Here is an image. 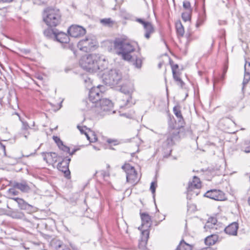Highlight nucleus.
Listing matches in <instances>:
<instances>
[{"instance_id":"nucleus-1","label":"nucleus","mask_w":250,"mask_h":250,"mask_svg":"<svg viewBox=\"0 0 250 250\" xmlns=\"http://www.w3.org/2000/svg\"><path fill=\"white\" fill-rule=\"evenodd\" d=\"M104 59H101L98 54H92L82 57L80 61V64L83 69L89 72H94L104 69L103 63Z\"/></svg>"},{"instance_id":"nucleus-2","label":"nucleus","mask_w":250,"mask_h":250,"mask_svg":"<svg viewBox=\"0 0 250 250\" xmlns=\"http://www.w3.org/2000/svg\"><path fill=\"white\" fill-rule=\"evenodd\" d=\"M114 50L116 53L122 56V58L126 61H129L132 57L130 53L135 50L134 46L126 39L124 38H117L113 42Z\"/></svg>"},{"instance_id":"nucleus-3","label":"nucleus","mask_w":250,"mask_h":250,"mask_svg":"<svg viewBox=\"0 0 250 250\" xmlns=\"http://www.w3.org/2000/svg\"><path fill=\"white\" fill-rule=\"evenodd\" d=\"M42 20L49 27H55L61 24L62 21V14L58 8L47 7L43 10Z\"/></svg>"},{"instance_id":"nucleus-4","label":"nucleus","mask_w":250,"mask_h":250,"mask_svg":"<svg viewBox=\"0 0 250 250\" xmlns=\"http://www.w3.org/2000/svg\"><path fill=\"white\" fill-rule=\"evenodd\" d=\"M121 91L124 93L126 97H124L122 101L123 103L120 106L121 108L129 107L134 103L132 101L131 95L134 91V84L128 82L124 84L120 88Z\"/></svg>"},{"instance_id":"nucleus-5","label":"nucleus","mask_w":250,"mask_h":250,"mask_svg":"<svg viewBox=\"0 0 250 250\" xmlns=\"http://www.w3.org/2000/svg\"><path fill=\"white\" fill-rule=\"evenodd\" d=\"M122 78L121 73L116 69H111L103 75L106 84L114 85L119 83Z\"/></svg>"},{"instance_id":"nucleus-6","label":"nucleus","mask_w":250,"mask_h":250,"mask_svg":"<svg viewBox=\"0 0 250 250\" xmlns=\"http://www.w3.org/2000/svg\"><path fill=\"white\" fill-rule=\"evenodd\" d=\"M201 187L199 178L194 176L192 181H189L187 188V198L190 199L193 196L198 195L199 189Z\"/></svg>"},{"instance_id":"nucleus-7","label":"nucleus","mask_w":250,"mask_h":250,"mask_svg":"<svg viewBox=\"0 0 250 250\" xmlns=\"http://www.w3.org/2000/svg\"><path fill=\"white\" fill-rule=\"evenodd\" d=\"M104 89V87L100 85L96 87H94L91 88L89 92V99L92 104L90 107H94L95 105L102 99V90Z\"/></svg>"},{"instance_id":"nucleus-8","label":"nucleus","mask_w":250,"mask_h":250,"mask_svg":"<svg viewBox=\"0 0 250 250\" xmlns=\"http://www.w3.org/2000/svg\"><path fill=\"white\" fill-rule=\"evenodd\" d=\"M97 44V42L94 38L87 37L81 40L78 43L80 50L87 52L91 51Z\"/></svg>"},{"instance_id":"nucleus-9","label":"nucleus","mask_w":250,"mask_h":250,"mask_svg":"<svg viewBox=\"0 0 250 250\" xmlns=\"http://www.w3.org/2000/svg\"><path fill=\"white\" fill-rule=\"evenodd\" d=\"M113 106L112 102L108 99L103 98L98 102L95 105L96 111L101 113L103 111L106 112L112 109Z\"/></svg>"},{"instance_id":"nucleus-10","label":"nucleus","mask_w":250,"mask_h":250,"mask_svg":"<svg viewBox=\"0 0 250 250\" xmlns=\"http://www.w3.org/2000/svg\"><path fill=\"white\" fill-rule=\"evenodd\" d=\"M67 32L71 37L79 38L84 35L86 33V30L82 26L73 25L68 29Z\"/></svg>"},{"instance_id":"nucleus-11","label":"nucleus","mask_w":250,"mask_h":250,"mask_svg":"<svg viewBox=\"0 0 250 250\" xmlns=\"http://www.w3.org/2000/svg\"><path fill=\"white\" fill-rule=\"evenodd\" d=\"M204 196L217 201H222L225 198L223 192L216 189L208 191L205 193Z\"/></svg>"},{"instance_id":"nucleus-12","label":"nucleus","mask_w":250,"mask_h":250,"mask_svg":"<svg viewBox=\"0 0 250 250\" xmlns=\"http://www.w3.org/2000/svg\"><path fill=\"white\" fill-rule=\"evenodd\" d=\"M136 21L142 24L144 26L146 33L145 37L149 39L151 34L153 33L154 31V29L151 23L148 21H146L142 19H137Z\"/></svg>"},{"instance_id":"nucleus-13","label":"nucleus","mask_w":250,"mask_h":250,"mask_svg":"<svg viewBox=\"0 0 250 250\" xmlns=\"http://www.w3.org/2000/svg\"><path fill=\"white\" fill-rule=\"evenodd\" d=\"M43 160L49 165H53L57 161V154L54 152L42 153Z\"/></svg>"},{"instance_id":"nucleus-14","label":"nucleus","mask_w":250,"mask_h":250,"mask_svg":"<svg viewBox=\"0 0 250 250\" xmlns=\"http://www.w3.org/2000/svg\"><path fill=\"white\" fill-rule=\"evenodd\" d=\"M239 228L238 224L236 222H233L224 229L222 228V229H224L225 232L228 235L236 236L237 234V230Z\"/></svg>"},{"instance_id":"nucleus-15","label":"nucleus","mask_w":250,"mask_h":250,"mask_svg":"<svg viewBox=\"0 0 250 250\" xmlns=\"http://www.w3.org/2000/svg\"><path fill=\"white\" fill-rule=\"evenodd\" d=\"M217 223V221L216 218L210 217L205 224L204 229L206 231L217 229L219 225Z\"/></svg>"},{"instance_id":"nucleus-16","label":"nucleus","mask_w":250,"mask_h":250,"mask_svg":"<svg viewBox=\"0 0 250 250\" xmlns=\"http://www.w3.org/2000/svg\"><path fill=\"white\" fill-rule=\"evenodd\" d=\"M141 217L142 219V225L141 227H139L138 229H142L144 228L149 229L151 225L150 216L147 213H142L141 214Z\"/></svg>"},{"instance_id":"nucleus-17","label":"nucleus","mask_w":250,"mask_h":250,"mask_svg":"<svg viewBox=\"0 0 250 250\" xmlns=\"http://www.w3.org/2000/svg\"><path fill=\"white\" fill-rule=\"evenodd\" d=\"M54 40L62 43H67L69 42V38L66 33L57 30Z\"/></svg>"},{"instance_id":"nucleus-18","label":"nucleus","mask_w":250,"mask_h":250,"mask_svg":"<svg viewBox=\"0 0 250 250\" xmlns=\"http://www.w3.org/2000/svg\"><path fill=\"white\" fill-rule=\"evenodd\" d=\"M11 199L15 201L18 204L19 207L21 209L27 210V213L28 214L31 213V205L25 203L23 199L20 198H11Z\"/></svg>"},{"instance_id":"nucleus-19","label":"nucleus","mask_w":250,"mask_h":250,"mask_svg":"<svg viewBox=\"0 0 250 250\" xmlns=\"http://www.w3.org/2000/svg\"><path fill=\"white\" fill-rule=\"evenodd\" d=\"M178 68V64H175L172 66L173 77L174 80L177 82V84L179 85L181 88H183L185 85V83L180 78L179 73L176 72V69Z\"/></svg>"},{"instance_id":"nucleus-20","label":"nucleus","mask_w":250,"mask_h":250,"mask_svg":"<svg viewBox=\"0 0 250 250\" xmlns=\"http://www.w3.org/2000/svg\"><path fill=\"white\" fill-rule=\"evenodd\" d=\"M250 80V62L246 61L244 65V76L243 83L247 84Z\"/></svg>"},{"instance_id":"nucleus-21","label":"nucleus","mask_w":250,"mask_h":250,"mask_svg":"<svg viewBox=\"0 0 250 250\" xmlns=\"http://www.w3.org/2000/svg\"><path fill=\"white\" fill-rule=\"evenodd\" d=\"M139 229L142 231V236L141 241L139 243V246L142 245V246H145L146 244L148 238L149 237L148 229L144 228Z\"/></svg>"},{"instance_id":"nucleus-22","label":"nucleus","mask_w":250,"mask_h":250,"mask_svg":"<svg viewBox=\"0 0 250 250\" xmlns=\"http://www.w3.org/2000/svg\"><path fill=\"white\" fill-rule=\"evenodd\" d=\"M122 168L126 173V178L129 177L133 173H134V172L136 171L134 167L131 166L129 164H125L122 167Z\"/></svg>"},{"instance_id":"nucleus-23","label":"nucleus","mask_w":250,"mask_h":250,"mask_svg":"<svg viewBox=\"0 0 250 250\" xmlns=\"http://www.w3.org/2000/svg\"><path fill=\"white\" fill-rule=\"evenodd\" d=\"M12 187L19 189L22 192H27L30 189L29 186L25 183H20L14 182L12 184Z\"/></svg>"},{"instance_id":"nucleus-24","label":"nucleus","mask_w":250,"mask_h":250,"mask_svg":"<svg viewBox=\"0 0 250 250\" xmlns=\"http://www.w3.org/2000/svg\"><path fill=\"white\" fill-rule=\"evenodd\" d=\"M218 236L216 234H212L208 236L205 240V243L206 245H214L218 240Z\"/></svg>"},{"instance_id":"nucleus-25","label":"nucleus","mask_w":250,"mask_h":250,"mask_svg":"<svg viewBox=\"0 0 250 250\" xmlns=\"http://www.w3.org/2000/svg\"><path fill=\"white\" fill-rule=\"evenodd\" d=\"M50 246L52 249L55 250H62V249L64 247L62 243L57 239L52 240L50 242Z\"/></svg>"},{"instance_id":"nucleus-26","label":"nucleus","mask_w":250,"mask_h":250,"mask_svg":"<svg viewBox=\"0 0 250 250\" xmlns=\"http://www.w3.org/2000/svg\"><path fill=\"white\" fill-rule=\"evenodd\" d=\"M192 246L182 240L176 250H191Z\"/></svg>"},{"instance_id":"nucleus-27","label":"nucleus","mask_w":250,"mask_h":250,"mask_svg":"<svg viewBox=\"0 0 250 250\" xmlns=\"http://www.w3.org/2000/svg\"><path fill=\"white\" fill-rule=\"evenodd\" d=\"M57 31L56 29L53 30L51 28H47L44 31L43 34L47 38L54 40Z\"/></svg>"},{"instance_id":"nucleus-28","label":"nucleus","mask_w":250,"mask_h":250,"mask_svg":"<svg viewBox=\"0 0 250 250\" xmlns=\"http://www.w3.org/2000/svg\"><path fill=\"white\" fill-rule=\"evenodd\" d=\"M139 179L138 178L137 172H135L129 177H126V182L133 185L136 184L139 181Z\"/></svg>"},{"instance_id":"nucleus-29","label":"nucleus","mask_w":250,"mask_h":250,"mask_svg":"<svg viewBox=\"0 0 250 250\" xmlns=\"http://www.w3.org/2000/svg\"><path fill=\"white\" fill-rule=\"evenodd\" d=\"M173 112L175 115L177 117L179 122L183 121V118L180 110V107L178 106H174L173 107Z\"/></svg>"},{"instance_id":"nucleus-30","label":"nucleus","mask_w":250,"mask_h":250,"mask_svg":"<svg viewBox=\"0 0 250 250\" xmlns=\"http://www.w3.org/2000/svg\"><path fill=\"white\" fill-rule=\"evenodd\" d=\"M77 128L79 129L82 134H84L86 136L87 140H89V142H94L97 140V138L96 137V136L94 134H93V138L91 139L89 136L88 133L84 131L82 127L80 125H78Z\"/></svg>"},{"instance_id":"nucleus-31","label":"nucleus","mask_w":250,"mask_h":250,"mask_svg":"<svg viewBox=\"0 0 250 250\" xmlns=\"http://www.w3.org/2000/svg\"><path fill=\"white\" fill-rule=\"evenodd\" d=\"M176 28L177 34L181 36H183L184 34V29L183 25L180 22L176 23Z\"/></svg>"},{"instance_id":"nucleus-32","label":"nucleus","mask_w":250,"mask_h":250,"mask_svg":"<svg viewBox=\"0 0 250 250\" xmlns=\"http://www.w3.org/2000/svg\"><path fill=\"white\" fill-rule=\"evenodd\" d=\"M58 146L64 152L70 153V148L67 146H64L62 142L59 140V143H58Z\"/></svg>"},{"instance_id":"nucleus-33","label":"nucleus","mask_w":250,"mask_h":250,"mask_svg":"<svg viewBox=\"0 0 250 250\" xmlns=\"http://www.w3.org/2000/svg\"><path fill=\"white\" fill-rule=\"evenodd\" d=\"M190 13L191 10L187 11L183 13L182 15V19L185 21H188L190 20Z\"/></svg>"},{"instance_id":"nucleus-34","label":"nucleus","mask_w":250,"mask_h":250,"mask_svg":"<svg viewBox=\"0 0 250 250\" xmlns=\"http://www.w3.org/2000/svg\"><path fill=\"white\" fill-rule=\"evenodd\" d=\"M143 59L141 57H136L133 64L137 68H140L142 66Z\"/></svg>"},{"instance_id":"nucleus-35","label":"nucleus","mask_w":250,"mask_h":250,"mask_svg":"<svg viewBox=\"0 0 250 250\" xmlns=\"http://www.w3.org/2000/svg\"><path fill=\"white\" fill-rule=\"evenodd\" d=\"M101 22L105 25H110L113 23V21L110 18L103 19L101 20Z\"/></svg>"},{"instance_id":"nucleus-36","label":"nucleus","mask_w":250,"mask_h":250,"mask_svg":"<svg viewBox=\"0 0 250 250\" xmlns=\"http://www.w3.org/2000/svg\"><path fill=\"white\" fill-rule=\"evenodd\" d=\"M16 189V188H15L13 187H12V188L9 189L8 191V194L10 196H15L18 195L19 192Z\"/></svg>"},{"instance_id":"nucleus-37","label":"nucleus","mask_w":250,"mask_h":250,"mask_svg":"<svg viewBox=\"0 0 250 250\" xmlns=\"http://www.w3.org/2000/svg\"><path fill=\"white\" fill-rule=\"evenodd\" d=\"M156 187H157L156 183H155L154 182H151L150 187V189L151 191V192L154 196V194L155 193V190H156Z\"/></svg>"},{"instance_id":"nucleus-38","label":"nucleus","mask_w":250,"mask_h":250,"mask_svg":"<svg viewBox=\"0 0 250 250\" xmlns=\"http://www.w3.org/2000/svg\"><path fill=\"white\" fill-rule=\"evenodd\" d=\"M174 136H171V135H169L168 137H167V144L168 145H172L174 143V141H173V138H174Z\"/></svg>"},{"instance_id":"nucleus-39","label":"nucleus","mask_w":250,"mask_h":250,"mask_svg":"<svg viewBox=\"0 0 250 250\" xmlns=\"http://www.w3.org/2000/svg\"><path fill=\"white\" fill-rule=\"evenodd\" d=\"M183 7L184 8L187 9L188 11L190 10V3L188 1H184L183 2Z\"/></svg>"},{"instance_id":"nucleus-40","label":"nucleus","mask_w":250,"mask_h":250,"mask_svg":"<svg viewBox=\"0 0 250 250\" xmlns=\"http://www.w3.org/2000/svg\"><path fill=\"white\" fill-rule=\"evenodd\" d=\"M70 160H71L70 158H68V159L67 158H65V159H63V161L62 162L59 163L58 164V166L60 167L62 165V164H63V163H65V165L67 166V165H68V164L70 162Z\"/></svg>"},{"instance_id":"nucleus-41","label":"nucleus","mask_w":250,"mask_h":250,"mask_svg":"<svg viewBox=\"0 0 250 250\" xmlns=\"http://www.w3.org/2000/svg\"><path fill=\"white\" fill-rule=\"evenodd\" d=\"M107 142L109 144H114V145H117L118 144H119V142L117 140H113V139H109L107 140Z\"/></svg>"},{"instance_id":"nucleus-42","label":"nucleus","mask_w":250,"mask_h":250,"mask_svg":"<svg viewBox=\"0 0 250 250\" xmlns=\"http://www.w3.org/2000/svg\"><path fill=\"white\" fill-rule=\"evenodd\" d=\"M30 128L29 126L26 123H23L22 124V129L26 130Z\"/></svg>"},{"instance_id":"nucleus-43","label":"nucleus","mask_w":250,"mask_h":250,"mask_svg":"<svg viewBox=\"0 0 250 250\" xmlns=\"http://www.w3.org/2000/svg\"><path fill=\"white\" fill-rule=\"evenodd\" d=\"M204 22L203 20L199 19L197 21V23L196 24V26L197 27H198L199 26H200Z\"/></svg>"},{"instance_id":"nucleus-44","label":"nucleus","mask_w":250,"mask_h":250,"mask_svg":"<svg viewBox=\"0 0 250 250\" xmlns=\"http://www.w3.org/2000/svg\"><path fill=\"white\" fill-rule=\"evenodd\" d=\"M242 150L246 153H250V146L242 149Z\"/></svg>"},{"instance_id":"nucleus-45","label":"nucleus","mask_w":250,"mask_h":250,"mask_svg":"<svg viewBox=\"0 0 250 250\" xmlns=\"http://www.w3.org/2000/svg\"><path fill=\"white\" fill-rule=\"evenodd\" d=\"M0 146L2 148V149L3 150L4 153H5V146L3 144H2L1 143H0Z\"/></svg>"},{"instance_id":"nucleus-46","label":"nucleus","mask_w":250,"mask_h":250,"mask_svg":"<svg viewBox=\"0 0 250 250\" xmlns=\"http://www.w3.org/2000/svg\"><path fill=\"white\" fill-rule=\"evenodd\" d=\"M53 139L54 140V141L58 144V143H59V140H60V139L57 137H53Z\"/></svg>"},{"instance_id":"nucleus-47","label":"nucleus","mask_w":250,"mask_h":250,"mask_svg":"<svg viewBox=\"0 0 250 250\" xmlns=\"http://www.w3.org/2000/svg\"><path fill=\"white\" fill-rule=\"evenodd\" d=\"M13 0H0V2H10L12 1Z\"/></svg>"},{"instance_id":"nucleus-48","label":"nucleus","mask_w":250,"mask_h":250,"mask_svg":"<svg viewBox=\"0 0 250 250\" xmlns=\"http://www.w3.org/2000/svg\"><path fill=\"white\" fill-rule=\"evenodd\" d=\"M123 115H124V116H125L127 118H131L132 117H131V115H127L126 114H123Z\"/></svg>"},{"instance_id":"nucleus-49","label":"nucleus","mask_w":250,"mask_h":250,"mask_svg":"<svg viewBox=\"0 0 250 250\" xmlns=\"http://www.w3.org/2000/svg\"><path fill=\"white\" fill-rule=\"evenodd\" d=\"M76 149H74L71 152L69 153L70 155H72L76 151Z\"/></svg>"},{"instance_id":"nucleus-50","label":"nucleus","mask_w":250,"mask_h":250,"mask_svg":"<svg viewBox=\"0 0 250 250\" xmlns=\"http://www.w3.org/2000/svg\"><path fill=\"white\" fill-rule=\"evenodd\" d=\"M62 250H70L69 248H65V247L64 246V247L62 249Z\"/></svg>"},{"instance_id":"nucleus-51","label":"nucleus","mask_w":250,"mask_h":250,"mask_svg":"<svg viewBox=\"0 0 250 250\" xmlns=\"http://www.w3.org/2000/svg\"><path fill=\"white\" fill-rule=\"evenodd\" d=\"M92 147L94 149L96 150H99V148H97L96 146H92Z\"/></svg>"},{"instance_id":"nucleus-52","label":"nucleus","mask_w":250,"mask_h":250,"mask_svg":"<svg viewBox=\"0 0 250 250\" xmlns=\"http://www.w3.org/2000/svg\"><path fill=\"white\" fill-rule=\"evenodd\" d=\"M28 135H29V133L27 134H26V133H24V136L25 138H27V136H28Z\"/></svg>"},{"instance_id":"nucleus-53","label":"nucleus","mask_w":250,"mask_h":250,"mask_svg":"<svg viewBox=\"0 0 250 250\" xmlns=\"http://www.w3.org/2000/svg\"><path fill=\"white\" fill-rule=\"evenodd\" d=\"M162 63L161 62L159 63L158 64L159 68H161L162 66Z\"/></svg>"},{"instance_id":"nucleus-54","label":"nucleus","mask_w":250,"mask_h":250,"mask_svg":"<svg viewBox=\"0 0 250 250\" xmlns=\"http://www.w3.org/2000/svg\"><path fill=\"white\" fill-rule=\"evenodd\" d=\"M38 78L39 79V80H42V76H38Z\"/></svg>"},{"instance_id":"nucleus-55","label":"nucleus","mask_w":250,"mask_h":250,"mask_svg":"<svg viewBox=\"0 0 250 250\" xmlns=\"http://www.w3.org/2000/svg\"><path fill=\"white\" fill-rule=\"evenodd\" d=\"M248 202L250 205V197L249 198V199H248Z\"/></svg>"},{"instance_id":"nucleus-56","label":"nucleus","mask_w":250,"mask_h":250,"mask_svg":"<svg viewBox=\"0 0 250 250\" xmlns=\"http://www.w3.org/2000/svg\"><path fill=\"white\" fill-rule=\"evenodd\" d=\"M112 50V48H111V49H110V50H109V51H111Z\"/></svg>"},{"instance_id":"nucleus-57","label":"nucleus","mask_w":250,"mask_h":250,"mask_svg":"<svg viewBox=\"0 0 250 250\" xmlns=\"http://www.w3.org/2000/svg\"><path fill=\"white\" fill-rule=\"evenodd\" d=\"M226 71H227V70H225L224 71V72L225 73Z\"/></svg>"}]
</instances>
